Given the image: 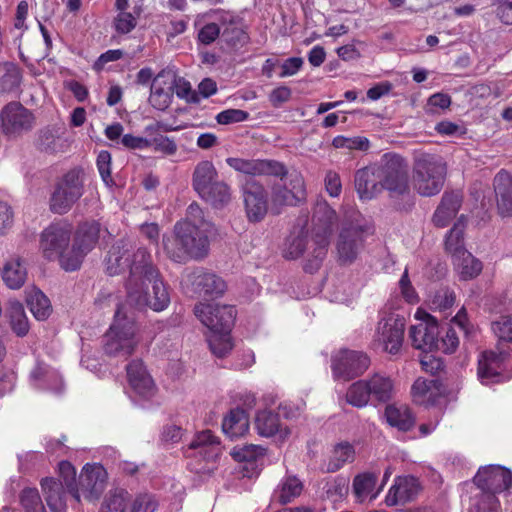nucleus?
Returning a JSON list of instances; mask_svg holds the SVG:
<instances>
[{
    "instance_id": "f257e3e1",
    "label": "nucleus",
    "mask_w": 512,
    "mask_h": 512,
    "mask_svg": "<svg viewBox=\"0 0 512 512\" xmlns=\"http://www.w3.org/2000/svg\"><path fill=\"white\" fill-rule=\"evenodd\" d=\"M126 268H129L127 302L139 309L149 307L156 312L165 310L170 296L159 271L151 262L150 253L146 248L134 249L121 240L108 253L106 271L109 275H117Z\"/></svg>"
},
{
    "instance_id": "f03ea898",
    "label": "nucleus",
    "mask_w": 512,
    "mask_h": 512,
    "mask_svg": "<svg viewBox=\"0 0 512 512\" xmlns=\"http://www.w3.org/2000/svg\"><path fill=\"white\" fill-rule=\"evenodd\" d=\"M215 234L214 224L204 217L197 203H192L187 208L186 217L175 223L173 232L163 236V249L176 263L201 260L208 255L210 238Z\"/></svg>"
},
{
    "instance_id": "7ed1b4c3",
    "label": "nucleus",
    "mask_w": 512,
    "mask_h": 512,
    "mask_svg": "<svg viewBox=\"0 0 512 512\" xmlns=\"http://www.w3.org/2000/svg\"><path fill=\"white\" fill-rule=\"evenodd\" d=\"M312 222L314 236L309 246L306 235L300 230L289 235L283 248V256L287 259H297L307 250L309 258L305 270L310 273L317 271L326 257L329 238L337 222L336 212L325 200H319L314 208Z\"/></svg>"
},
{
    "instance_id": "20e7f679",
    "label": "nucleus",
    "mask_w": 512,
    "mask_h": 512,
    "mask_svg": "<svg viewBox=\"0 0 512 512\" xmlns=\"http://www.w3.org/2000/svg\"><path fill=\"white\" fill-rule=\"evenodd\" d=\"M474 483L481 490L469 508V512H501L495 494L512 493V473L499 465H488L478 470Z\"/></svg>"
},
{
    "instance_id": "39448f33",
    "label": "nucleus",
    "mask_w": 512,
    "mask_h": 512,
    "mask_svg": "<svg viewBox=\"0 0 512 512\" xmlns=\"http://www.w3.org/2000/svg\"><path fill=\"white\" fill-rule=\"evenodd\" d=\"M140 327L134 313L125 305L118 306L114 320L105 335L104 351L107 355L127 358L141 343Z\"/></svg>"
},
{
    "instance_id": "423d86ee",
    "label": "nucleus",
    "mask_w": 512,
    "mask_h": 512,
    "mask_svg": "<svg viewBox=\"0 0 512 512\" xmlns=\"http://www.w3.org/2000/svg\"><path fill=\"white\" fill-rule=\"evenodd\" d=\"M218 311L220 320L216 321L208 315L213 312L212 307L195 306L194 308L196 317L210 331L208 343L212 353L216 357L222 358L233 349L230 332L236 317V310L234 307H224Z\"/></svg>"
},
{
    "instance_id": "0eeeda50",
    "label": "nucleus",
    "mask_w": 512,
    "mask_h": 512,
    "mask_svg": "<svg viewBox=\"0 0 512 512\" xmlns=\"http://www.w3.org/2000/svg\"><path fill=\"white\" fill-rule=\"evenodd\" d=\"M447 173L444 159L436 154L417 152L413 163V184L421 196H434L443 188Z\"/></svg>"
},
{
    "instance_id": "6e6552de",
    "label": "nucleus",
    "mask_w": 512,
    "mask_h": 512,
    "mask_svg": "<svg viewBox=\"0 0 512 512\" xmlns=\"http://www.w3.org/2000/svg\"><path fill=\"white\" fill-rule=\"evenodd\" d=\"M395 393L393 379L384 373H374L366 379L354 382L348 388L346 400L354 407L362 408L371 402H387Z\"/></svg>"
},
{
    "instance_id": "1a4fd4ad",
    "label": "nucleus",
    "mask_w": 512,
    "mask_h": 512,
    "mask_svg": "<svg viewBox=\"0 0 512 512\" xmlns=\"http://www.w3.org/2000/svg\"><path fill=\"white\" fill-rule=\"evenodd\" d=\"M73 226L67 221H58L50 224L40 235L39 249L42 256L51 261L58 260L65 271L68 269L65 259L73 257V248L70 246Z\"/></svg>"
},
{
    "instance_id": "9d476101",
    "label": "nucleus",
    "mask_w": 512,
    "mask_h": 512,
    "mask_svg": "<svg viewBox=\"0 0 512 512\" xmlns=\"http://www.w3.org/2000/svg\"><path fill=\"white\" fill-rule=\"evenodd\" d=\"M221 453V442L210 430L196 433L184 448L185 457L190 459L188 466L197 473L209 472V464L216 462Z\"/></svg>"
},
{
    "instance_id": "9b49d317",
    "label": "nucleus",
    "mask_w": 512,
    "mask_h": 512,
    "mask_svg": "<svg viewBox=\"0 0 512 512\" xmlns=\"http://www.w3.org/2000/svg\"><path fill=\"white\" fill-rule=\"evenodd\" d=\"M405 319L398 314L390 313L382 317L373 337V345L392 355L401 351L404 339Z\"/></svg>"
},
{
    "instance_id": "f8f14e48",
    "label": "nucleus",
    "mask_w": 512,
    "mask_h": 512,
    "mask_svg": "<svg viewBox=\"0 0 512 512\" xmlns=\"http://www.w3.org/2000/svg\"><path fill=\"white\" fill-rule=\"evenodd\" d=\"M376 165L382 190L395 194H403L407 191V166L401 156L386 153Z\"/></svg>"
},
{
    "instance_id": "ddd939ff",
    "label": "nucleus",
    "mask_w": 512,
    "mask_h": 512,
    "mask_svg": "<svg viewBox=\"0 0 512 512\" xmlns=\"http://www.w3.org/2000/svg\"><path fill=\"white\" fill-rule=\"evenodd\" d=\"M83 194V182L80 173L69 171L56 185L50 198V209L57 214H64Z\"/></svg>"
},
{
    "instance_id": "4468645a",
    "label": "nucleus",
    "mask_w": 512,
    "mask_h": 512,
    "mask_svg": "<svg viewBox=\"0 0 512 512\" xmlns=\"http://www.w3.org/2000/svg\"><path fill=\"white\" fill-rule=\"evenodd\" d=\"M365 230L361 225H343L337 237L336 258L341 265H350L356 261L364 249Z\"/></svg>"
},
{
    "instance_id": "2eb2a0df",
    "label": "nucleus",
    "mask_w": 512,
    "mask_h": 512,
    "mask_svg": "<svg viewBox=\"0 0 512 512\" xmlns=\"http://www.w3.org/2000/svg\"><path fill=\"white\" fill-rule=\"evenodd\" d=\"M414 317L419 323L412 325L409 330L412 345L416 349L430 352L438 347V323L432 315L421 308L417 309Z\"/></svg>"
},
{
    "instance_id": "dca6fc26",
    "label": "nucleus",
    "mask_w": 512,
    "mask_h": 512,
    "mask_svg": "<svg viewBox=\"0 0 512 512\" xmlns=\"http://www.w3.org/2000/svg\"><path fill=\"white\" fill-rule=\"evenodd\" d=\"M332 374L335 379L347 381L364 373L370 360L366 354L359 351L342 349L332 356Z\"/></svg>"
},
{
    "instance_id": "f3484780",
    "label": "nucleus",
    "mask_w": 512,
    "mask_h": 512,
    "mask_svg": "<svg viewBox=\"0 0 512 512\" xmlns=\"http://www.w3.org/2000/svg\"><path fill=\"white\" fill-rule=\"evenodd\" d=\"M288 184L277 183L272 187V209L280 212L283 206H295L306 197L304 177L299 172H292L287 177Z\"/></svg>"
},
{
    "instance_id": "a211bd4d",
    "label": "nucleus",
    "mask_w": 512,
    "mask_h": 512,
    "mask_svg": "<svg viewBox=\"0 0 512 512\" xmlns=\"http://www.w3.org/2000/svg\"><path fill=\"white\" fill-rule=\"evenodd\" d=\"M100 233L97 221H87L80 224L73 240V257L65 259L68 269H79L85 256L95 247Z\"/></svg>"
},
{
    "instance_id": "6ab92c4d",
    "label": "nucleus",
    "mask_w": 512,
    "mask_h": 512,
    "mask_svg": "<svg viewBox=\"0 0 512 512\" xmlns=\"http://www.w3.org/2000/svg\"><path fill=\"white\" fill-rule=\"evenodd\" d=\"M0 121L1 128L6 135L18 136L33 128L35 118L19 102H11L2 109Z\"/></svg>"
},
{
    "instance_id": "aec40b11",
    "label": "nucleus",
    "mask_w": 512,
    "mask_h": 512,
    "mask_svg": "<svg viewBox=\"0 0 512 512\" xmlns=\"http://www.w3.org/2000/svg\"><path fill=\"white\" fill-rule=\"evenodd\" d=\"M244 208L250 223H259L268 213V196L262 184L248 180L242 188Z\"/></svg>"
},
{
    "instance_id": "412c9836",
    "label": "nucleus",
    "mask_w": 512,
    "mask_h": 512,
    "mask_svg": "<svg viewBox=\"0 0 512 512\" xmlns=\"http://www.w3.org/2000/svg\"><path fill=\"white\" fill-rule=\"evenodd\" d=\"M183 284L187 287L191 286L192 290L200 296L212 298L221 297L227 289L226 282L220 276L203 268L188 272L183 279Z\"/></svg>"
},
{
    "instance_id": "4be33fe9",
    "label": "nucleus",
    "mask_w": 512,
    "mask_h": 512,
    "mask_svg": "<svg viewBox=\"0 0 512 512\" xmlns=\"http://www.w3.org/2000/svg\"><path fill=\"white\" fill-rule=\"evenodd\" d=\"M226 163L234 170L250 176L272 175L279 176L283 180V177L288 174L285 165L276 160L229 157Z\"/></svg>"
},
{
    "instance_id": "5701e85b",
    "label": "nucleus",
    "mask_w": 512,
    "mask_h": 512,
    "mask_svg": "<svg viewBox=\"0 0 512 512\" xmlns=\"http://www.w3.org/2000/svg\"><path fill=\"white\" fill-rule=\"evenodd\" d=\"M126 373L132 391L140 400H151L156 395V384L141 359L129 362Z\"/></svg>"
},
{
    "instance_id": "b1692460",
    "label": "nucleus",
    "mask_w": 512,
    "mask_h": 512,
    "mask_svg": "<svg viewBox=\"0 0 512 512\" xmlns=\"http://www.w3.org/2000/svg\"><path fill=\"white\" fill-rule=\"evenodd\" d=\"M506 354L494 351L483 352L478 359L477 376L484 385L500 383L508 379L504 375Z\"/></svg>"
},
{
    "instance_id": "393cba45",
    "label": "nucleus",
    "mask_w": 512,
    "mask_h": 512,
    "mask_svg": "<svg viewBox=\"0 0 512 512\" xmlns=\"http://www.w3.org/2000/svg\"><path fill=\"white\" fill-rule=\"evenodd\" d=\"M107 479L106 470L99 464H86L79 477L80 497L88 500H96L105 489Z\"/></svg>"
},
{
    "instance_id": "a878e982",
    "label": "nucleus",
    "mask_w": 512,
    "mask_h": 512,
    "mask_svg": "<svg viewBox=\"0 0 512 512\" xmlns=\"http://www.w3.org/2000/svg\"><path fill=\"white\" fill-rule=\"evenodd\" d=\"M254 425L259 436L273 438L280 443L286 441L291 433L290 429L280 421L278 414L267 410L256 414Z\"/></svg>"
},
{
    "instance_id": "bb28decb",
    "label": "nucleus",
    "mask_w": 512,
    "mask_h": 512,
    "mask_svg": "<svg viewBox=\"0 0 512 512\" xmlns=\"http://www.w3.org/2000/svg\"><path fill=\"white\" fill-rule=\"evenodd\" d=\"M174 74L162 71L153 80L149 97L150 104L163 111L169 107L173 97Z\"/></svg>"
},
{
    "instance_id": "cd10ccee",
    "label": "nucleus",
    "mask_w": 512,
    "mask_h": 512,
    "mask_svg": "<svg viewBox=\"0 0 512 512\" xmlns=\"http://www.w3.org/2000/svg\"><path fill=\"white\" fill-rule=\"evenodd\" d=\"M30 385L37 390H49L60 393L63 380L59 372L44 363H37L29 376Z\"/></svg>"
},
{
    "instance_id": "c85d7f7f",
    "label": "nucleus",
    "mask_w": 512,
    "mask_h": 512,
    "mask_svg": "<svg viewBox=\"0 0 512 512\" xmlns=\"http://www.w3.org/2000/svg\"><path fill=\"white\" fill-rule=\"evenodd\" d=\"M376 169L377 165L373 164L358 170L355 175L356 191L362 200H371L382 192Z\"/></svg>"
},
{
    "instance_id": "c756f323",
    "label": "nucleus",
    "mask_w": 512,
    "mask_h": 512,
    "mask_svg": "<svg viewBox=\"0 0 512 512\" xmlns=\"http://www.w3.org/2000/svg\"><path fill=\"white\" fill-rule=\"evenodd\" d=\"M441 385L434 379L419 377L411 387V396L415 404L430 407L441 397Z\"/></svg>"
},
{
    "instance_id": "7c9ffc66",
    "label": "nucleus",
    "mask_w": 512,
    "mask_h": 512,
    "mask_svg": "<svg viewBox=\"0 0 512 512\" xmlns=\"http://www.w3.org/2000/svg\"><path fill=\"white\" fill-rule=\"evenodd\" d=\"M418 480L413 476L398 477L386 496L388 505L405 503L413 499L419 492Z\"/></svg>"
},
{
    "instance_id": "2f4dec72",
    "label": "nucleus",
    "mask_w": 512,
    "mask_h": 512,
    "mask_svg": "<svg viewBox=\"0 0 512 512\" xmlns=\"http://www.w3.org/2000/svg\"><path fill=\"white\" fill-rule=\"evenodd\" d=\"M494 190L499 213L502 216L512 215V176L507 171L501 170L496 174Z\"/></svg>"
},
{
    "instance_id": "473e14b6",
    "label": "nucleus",
    "mask_w": 512,
    "mask_h": 512,
    "mask_svg": "<svg viewBox=\"0 0 512 512\" xmlns=\"http://www.w3.org/2000/svg\"><path fill=\"white\" fill-rule=\"evenodd\" d=\"M303 482L295 475H285L275 487L271 501L285 505L299 497L303 491Z\"/></svg>"
},
{
    "instance_id": "72a5a7b5",
    "label": "nucleus",
    "mask_w": 512,
    "mask_h": 512,
    "mask_svg": "<svg viewBox=\"0 0 512 512\" xmlns=\"http://www.w3.org/2000/svg\"><path fill=\"white\" fill-rule=\"evenodd\" d=\"M462 202L459 192H446L442 196V200L433 215V223L435 226L446 227L450 221L456 216Z\"/></svg>"
},
{
    "instance_id": "f704fd0d",
    "label": "nucleus",
    "mask_w": 512,
    "mask_h": 512,
    "mask_svg": "<svg viewBox=\"0 0 512 512\" xmlns=\"http://www.w3.org/2000/svg\"><path fill=\"white\" fill-rule=\"evenodd\" d=\"M41 487L51 512H67L65 491L61 482L54 478H44Z\"/></svg>"
},
{
    "instance_id": "c9c22d12",
    "label": "nucleus",
    "mask_w": 512,
    "mask_h": 512,
    "mask_svg": "<svg viewBox=\"0 0 512 512\" xmlns=\"http://www.w3.org/2000/svg\"><path fill=\"white\" fill-rule=\"evenodd\" d=\"M222 430L232 440L244 436L249 431L247 413L240 408L230 410L223 418Z\"/></svg>"
},
{
    "instance_id": "e433bc0d",
    "label": "nucleus",
    "mask_w": 512,
    "mask_h": 512,
    "mask_svg": "<svg viewBox=\"0 0 512 512\" xmlns=\"http://www.w3.org/2000/svg\"><path fill=\"white\" fill-rule=\"evenodd\" d=\"M376 482L377 475L373 472H363L356 475L352 483V491L356 500L360 503L367 499L374 500L382 490V486L375 490Z\"/></svg>"
},
{
    "instance_id": "4c0bfd02",
    "label": "nucleus",
    "mask_w": 512,
    "mask_h": 512,
    "mask_svg": "<svg viewBox=\"0 0 512 512\" xmlns=\"http://www.w3.org/2000/svg\"><path fill=\"white\" fill-rule=\"evenodd\" d=\"M385 418L388 424L399 431H409L415 425V416L405 404H391L385 408Z\"/></svg>"
},
{
    "instance_id": "58836bf2",
    "label": "nucleus",
    "mask_w": 512,
    "mask_h": 512,
    "mask_svg": "<svg viewBox=\"0 0 512 512\" xmlns=\"http://www.w3.org/2000/svg\"><path fill=\"white\" fill-rule=\"evenodd\" d=\"M456 251L460 252V255L453 258V264L460 279L471 280L477 277L483 269L481 261L467 250L457 248Z\"/></svg>"
},
{
    "instance_id": "ea45409f",
    "label": "nucleus",
    "mask_w": 512,
    "mask_h": 512,
    "mask_svg": "<svg viewBox=\"0 0 512 512\" xmlns=\"http://www.w3.org/2000/svg\"><path fill=\"white\" fill-rule=\"evenodd\" d=\"M2 279L10 289L21 288L27 279V268L19 257L8 260L2 271Z\"/></svg>"
},
{
    "instance_id": "a19ab883",
    "label": "nucleus",
    "mask_w": 512,
    "mask_h": 512,
    "mask_svg": "<svg viewBox=\"0 0 512 512\" xmlns=\"http://www.w3.org/2000/svg\"><path fill=\"white\" fill-rule=\"evenodd\" d=\"M217 171L210 161H201L195 167L193 173V187L195 191L200 195L207 193V188L214 183H217Z\"/></svg>"
},
{
    "instance_id": "79ce46f5",
    "label": "nucleus",
    "mask_w": 512,
    "mask_h": 512,
    "mask_svg": "<svg viewBox=\"0 0 512 512\" xmlns=\"http://www.w3.org/2000/svg\"><path fill=\"white\" fill-rule=\"evenodd\" d=\"M27 305L33 316L40 321L46 320L52 313L48 297L36 287L27 290Z\"/></svg>"
},
{
    "instance_id": "37998d69",
    "label": "nucleus",
    "mask_w": 512,
    "mask_h": 512,
    "mask_svg": "<svg viewBox=\"0 0 512 512\" xmlns=\"http://www.w3.org/2000/svg\"><path fill=\"white\" fill-rule=\"evenodd\" d=\"M130 493L122 488L111 490L104 498L100 512H128Z\"/></svg>"
},
{
    "instance_id": "c03bdc74",
    "label": "nucleus",
    "mask_w": 512,
    "mask_h": 512,
    "mask_svg": "<svg viewBox=\"0 0 512 512\" xmlns=\"http://www.w3.org/2000/svg\"><path fill=\"white\" fill-rule=\"evenodd\" d=\"M7 314L12 330L20 337L29 331V322L23 305L17 300H9Z\"/></svg>"
},
{
    "instance_id": "a18cd8bd",
    "label": "nucleus",
    "mask_w": 512,
    "mask_h": 512,
    "mask_svg": "<svg viewBox=\"0 0 512 512\" xmlns=\"http://www.w3.org/2000/svg\"><path fill=\"white\" fill-rule=\"evenodd\" d=\"M354 457L355 450L351 444L347 442L339 443L332 450L330 458L326 464L325 470L327 472H336L339 469H341L344 466V464L352 462L354 460Z\"/></svg>"
},
{
    "instance_id": "49530a36",
    "label": "nucleus",
    "mask_w": 512,
    "mask_h": 512,
    "mask_svg": "<svg viewBox=\"0 0 512 512\" xmlns=\"http://www.w3.org/2000/svg\"><path fill=\"white\" fill-rule=\"evenodd\" d=\"M199 196L214 207H222L231 199L228 185L221 181L212 184L210 188H207L205 195L201 193Z\"/></svg>"
},
{
    "instance_id": "de8ad7c7",
    "label": "nucleus",
    "mask_w": 512,
    "mask_h": 512,
    "mask_svg": "<svg viewBox=\"0 0 512 512\" xmlns=\"http://www.w3.org/2000/svg\"><path fill=\"white\" fill-rule=\"evenodd\" d=\"M464 228L465 223L462 220V217L454 224L452 229L449 231V233L446 236L445 240V249L448 253L452 255V257H456L460 255V252L456 251L458 248L459 250H466L464 247Z\"/></svg>"
},
{
    "instance_id": "09e8293b",
    "label": "nucleus",
    "mask_w": 512,
    "mask_h": 512,
    "mask_svg": "<svg viewBox=\"0 0 512 512\" xmlns=\"http://www.w3.org/2000/svg\"><path fill=\"white\" fill-rule=\"evenodd\" d=\"M59 475L62 479L60 481L65 486L68 492L72 495V497L79 502L80 495L77 490V486L75 484L76 480V470L73 465L68 461H62L59 463Z\"/></svg>"
},
{
    "instance_id": "8fccbe9b",
    "label": "nucleus",
    "mask_w": 512,
    "mask_h": 512,
    "mask_svg": "<svg viewBox=\"0 0 512 512\" xmlns=\"http://www.w3.org/2000/svg\"><path fill=\"white\" fill-rule=\"evenodd\" d=\"M266 449L261 445L245 444L236 446L231 451V456L239 462L255 461L265 455Z\"/></svg>"
},
{
    "instance_id": "3c124183",
    "label": "nucleus",
    "mask_w": 512,
    "mask_h": 512,
    "mask_svg": "<svg viewBox=\"0 0 512 512\" xmlns=\"http://www.w3.org/2000/svg\"><path fill=\"white\" fill-rule=\"evenodd\" d=\"M332 145L337 149L346 148L349 150L367 151L370 147V142L368 138L362 136L345 137L339 135L333 139Z\"/></svg>"
},
{
    "instance_id": "603ef678",
    "label": "nucleus",
    "mask_w": 512,
    "mask_h": 512,
    "mask_svg": "<svg viewBox=\"0 0 512 512\" xmlns=\"http://www.w3.org/2000/svg\"><path fill=\"white\" fill-rule=\"evenodd\" d=\"M157 505L154 496L148 493H140L135 497L131 496L128 512H155Z\"/></svg>"
},
{
    "instance_id": "864d4df0",
    "label": "nucleus",
    "mask_w": 512,
    "mask_h": 512,
    "mask_svg": "<svg viewBox=\"0 0 512 512\" xmlns=\"http://www.w3.org/2000/svg\"><path fill=\"white\" fill-rule=\"evenodd\" d=\"M491 328L499 340L512 343V314L501 316L492 322Z\"/></svg>"
},
{
    "instance_id": "5fc2aeb1",
    "label": "nucleus",
    "mask_w": 512,
    "mask_h": 512,
    "mask_svg": "<svg viewBox=\"0 0 512 512\" xmlns=\"http://www.w3.org/2000/svg\"><path fill=\"white\" fill-rule=\"evenodd\" d=\"M174 93L179 98L185 99L190 103H198L200 101L199 95L192 90L190 83L183 78H177L175 75L173 84V94Z\"/></svg>"
},
{
    "instance_id": "6e6d98bb",
    "label": "nucleus",
    "mask_w": 512,
    "mask_h": 512,
    "mask_svg": "<svg viewBox=\"0 0 512 512\" xmlns=\"http://www.w3.org/2000/svg\"><path fill=\"white\" fill-rule=\"evenodd\" d=\"M21 504L28 512L43 511L41 498L35 488H26L22 491Z\"/></svg>"
},
{
    "instance_id": "4d7b16f0",
    "label": "nucleus",
    "mask_w": 512,
    "mask_h": 512,
    "mask_svg": "<svg viewBox=\"0 0 512 512\" xmlns=\"http://www.w3.org/2000/svg\"><path fill=\"white\" fill-rule=\"evenodd\" d=\"M111 154L106 151L102 150L99 152L97 156V168L99 171V174L103 180V182L109 186L113 183L112 177H111Z\"/></svg>"
},
{
    "instance_id": "13d9d810",
    "label": "nucleus",
    "mask_w": 512,
    "mask_h": 512,
    "mask_svg": "<svg viewBox=\"0 0 512 512\" xmlns=\"http://www.w3.org/2000/svg\"><path fill=\"white\" fill-rule=\"evenodd\" d=\"M137 25V17L130 12H119L114 19L115 30L120 34L131 32Z\"/></svg>"
},
{
    "instance_id": "bf43d9fd",
    "label": "nucleus",
    "mask_w": 512,
    "mask_h": 512,
    "mask_svg": "<svg viewBox=\"0 0 512 512\" xmlns=\"http://www.w3.org/2000/svg\"><path fill=\"white\" fill-rule=\"evenodd\" d=\"M249 113L241 109H227L217 114L216 120L221 125L239 123L247 120Z\"/></svg>"
},
{
    "instance_id": "052dcab7",
    "label": "nucleus",
    "mask_w": 512,
    "mask_h": 512,
    "mask_svg": "<svg viewBox=\"0 0 512 512\" xmlns=\"http://www.w3.org/2000/svg\"><path fill=\"white\" fill-rule=\"evenodd\" d=\"M151 141V146L157 152H162L166 155H173L177 151L176 143L169 137L159 135L154 137Z\"/></svg>"
},
{
    "instance_id": "680f3d73",
    "label": "nucleus",
    "mask_w": 512,
    "mask_h": 512,
    "mask_svg": "<svg viewBox=\"0 0 512 512\" xmlns=\"http://www.w3.org/2000/svg\"><path fill=\"white\" fill-rule=\"evenodd\" d=\"M455 300L454 293L449 289H441L433 297L432 305L435 309L446 310L450 308Z\"/></svg>"
},
{
    "instance_id": "e2e57ef3",
    "label": "nucleus",
    "mask_w": 512,
    "mask_h": 512,
    "mask_svg": "<svg viewBox=\"0 0 512 512\" xmlns=\"http://www.w3.org/2000/svg\"><path fill=\"white\" fill-rule=\"evenodd\" d=\"M459 345V338L457 336L454 328H449L446 331L444 337H442L441 341H438L437 349L443 351L444 353H453Z\"/></svg>"
},
{
    "instance_id": "0e129e2a",
    "label": "nucleus",
    "mask_w": 512,
    "mask_h": 512,
    "mask_svg": "<svg viewBox=\"0 0 512 512\" xmlns=\"http://www.w3.org/2000/svg\"><path fill=\"white\" fill-rule=\"evenodd\" d=\"M220 35V27L216 23H208L204 25L198 32V40L209 45L213 43Z\"/></svg>"
},
{
    "instance_id": "69168bd1",
    "label": "nucleus",
    "mask_w": 512,
    "mask_h": 512,
    "mask_svg": "<svg viewBox=\"0 0 512 512\" xmlns=\"http://www.w3.org/2000/svg\"><path fill=\"white\" fill-rule=\"evenodd\" d=\"M325 189L331 197H338L342 191L340 176L335 171H328L325 175Z\"/></svg>"
},
{
    "instance_id": "338daca9",
    "label": "nucleus",
    "mask_w": 512,
    "mask_h": 512,
    "mask_svg": "<svg viewBox=\"0 0 512 512\" xmlns=\"http://www.w3.org/2000/svg\"><path fill=\"white\" fill-rule=\"evenodd\" d=\"M14 213L10 205L0 202V235L6 233L13 225Z\"/></svg>"
},
{
    "instance_id": "774afa93",
    "label": "nucleus",
    "mask_w": 512,
    "mask_h": 512,
    "mask_svg": "<svg viewBox=\"0 0 512 512\" xmlns=\"http://www.w3.org/2000/svg\"><path fill=\"white\" fill-rule=\"evenodd\" d=\"M303 59L300 57H291L283 62L281 65L280 78H286L298 73L303 65Z\"/></svg>"
}]
</instances>
